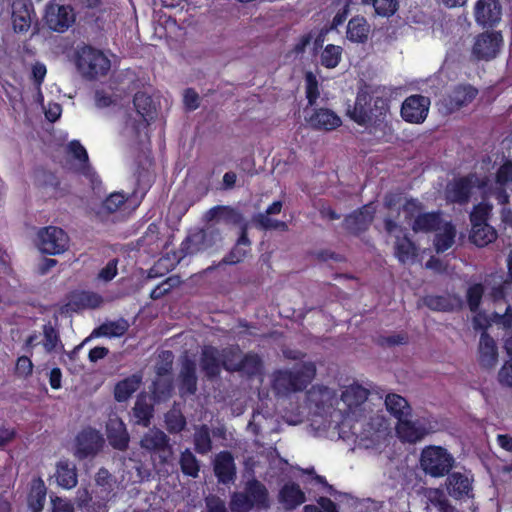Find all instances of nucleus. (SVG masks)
I'll return each instance as SVG.
<instances>
[{
  "mask_svg": "<svg viewBox=\"0 0 512 512\" xmlns=\"http://www.w3.org/2000/svg\"><path fill=\"white\" fill-rule=\"evenodd\" d=\"M194 450L201 455H206L212 450V439L210 429L202 424L196 428L193 435Z\"/></svg>",
  "mask_w": 512,
  "mask_h": 512,
  "instance_id": "obj_50",
  "label": "nucleus"
},
{
  "mask_svg": "<svg viewBox=\"0 0 512 512\" xmlns=\"http://www.w3.org/2000/svg\"><path fill=\"white\" fill-rule=\"evenodd\" d=\"M369 391L360 384H351L347 386L341 394V401L352 411L354 408L362 405L368 398Z\"/></svg>",
  "mask_w": 512,
  "mask_h": 512,
  "instance_id": "obj_37",
  "label": "nucleus"
},
{
  "mask_svg": "<svg viewBox=\"0 0 512 512\" xmlns=\"http://www.w3.org/2000/svg\"><path fill=\"white\" fill-rule=\"evenodd\" d=\"M104 439L96 429H82L76 436L74 455L79 460L95 456L103 447Z\"/></svg>",
  "mask_w": 512,
  "mask_h": 512,
  "instance_id": "obj_14",
  "label": "nucleus"
},
{
  "mask_svg": "<svg viewBox=\"0 0 512 512\" xmlns=\"http://www.w3.org/2000/svg\"><path fill=\"white\" fill-rule=\"evenodd\" d=\"M207 234L204 230H199L188 235L181 243V251L184 255H193L206 248Z\"/></svg>",
  "mask_w": 512,
  "mask_h": 512,
  "instance_id": "obj_48",
  "label": "nucleus"
},
{
  "mask_svg": "<svg viewBox=\"0 0 512 512\" xmlns=\"http://www.w3.org/2000/svg\"><path fill=\"white\" fill-rule=\"evenodd\" d=\"M220 351V358L222 368L230 373H235L238 368L240 359L243 353L238 345H229L222 348Z\"/></svg>",
  "mask_w": 512,
  "mask_h": 512,
  "instance_id": "obj_47",
  "label": "nucleus"
},
{
  "mask_svg": "<svg viewBox=\"0 0 512 512\" xmlns=\"http://www.w3.org/2000/svg\"><path fill=\"white\" fill-rule=\"evenodd\" d=\"M264 364L262 358L256 352L249 351L243 354L236 372L246 375L252 379L262 375Z\"/></svg>",
  "mask_w": 512,
  "mask_h": 512,
  "instance_id": "obj_33",
  "label": "nucleus"
},
{
  "mask_svg": "<svg viewBox=\"0 0 512 512\" xmlns=\"http://www.w3.org/2000/svg\"><path fill=\"white\" fill-rule=\"evenodd\" d=\"M33 184L38 189H53L57 190L60 181L57 175L44 167H36L32 172Z\"/></svg>",
  "mask_w": 512,
  "mask_h": 512,
  "instance_id": "obj_43",
  "label": "nucleus"
},
{
  "mask_svg": "<svg viewBox=\"0 0 512 512\" xmlns=\"http://www.w3.org/2000/svg\"><path fill=\"white\" fill-rule=\"evenodd\" d=\"M70 303L75 310L95 309L103 303V298L96 292L81 291L72 296Z\"/></svg>",
  "mask_w": 512,
  "mask_h": 512,
  "instance_id": "obj_46",
  "label": "nucleus"
},
{
  "mask_svg": "<svg viewBox=\"0 0 512 512\" xmlns=\"http://www.w3.org/2000/svg\"><path fill=\"white\" fill-rule=\"evenodd\" d=\"M372 5L375 13L382 17L394 15L399 8L398 0H375Z\"/></svg>",
  "mask_w": 512,
  "mask_h": 512,
  "instance_id": "obj_62",
  "label": "nucleus"
},
{
  "mask_svg": "<svg viewBox=\"0 0 512 512\" xmlns=\"http://www.w3.org/2000/svg\"><path fill=\"white\" fill-rule=\"evenodd\" d=\"M476 22L483 27L496 26L502 16V6L499 0H478L474 7Z\"/></svg>",
  "mask_w": 512,
  "mask_h": 512,
  "instance_id": "obj_18",
  "label": "nucleus"
},
{
  "mask_svg": "<svg viewBox=\"0 0 512 512\" xmlns=\"http://www.w3.org/2000/svg\"><path fill=\"white\" fill-rule=\"evenodd\" d=\"M375 208L372 203L365 204L354 210L344 218V227L352 235L359 236L366 232L375 216Z\"/></svg>",
  "mask_w": 512,
  "mask_h": 512,
  "instance_id": "obj_15",
  "label": "nucleus"
},
{
  "mask_svg": "<svg viewBox=\"0 0 512 512\" xmlns=\"http://www.w3.org/2000/svg\"><path fill=\"white\" fill-rule=\"evenodd\" d=\"M484 295V286L481 283H475L467 289V304L471 312L476 313L479 310Z\"/></svg>",
  "mask_w": 512,
  "mask_h": 512,
  "instance_id": "obj_55",
  "label": "nucleus"
},
{
  "mask_svg": "<svg viewBox=\"0 0 512 512\" xmlns=\"http://www.w3.org/2000/svg\"><path fill=\"white\" fill-rule=\"evenodd\" d=\"M110 500L109 491L106 494L96 492L93 498L88 489H79L76 496V505L82 512H108V502Z\"/></svg>",
  "mask_w": 512,
  "mask_h": 512,
  "instance_id": "obj_19",
  "label": "nucleus"
},
{
  "mask_svg": "<svg viewBox=\"0 0 512 512\" xmlns=\"http://www.w3.org/2000/svg\"><path fill=\"white\" fill-rule=\"evenodd\" d=\"M440 230L435 234L433 244L437 253H444L455 243L457 231L451 221H445Z\"/></svg>",
  "mask_w": 512,
  "mask_h": 512,
  "instance_id": "obj_38",
  "label": "nucleus"
},
{
  "mask_svg": "<svg viewBox=\"0 0 512 512\" xmlns=\"http://www.w3.org/2000/svg\"><path fill=\"white\" fill-rule=\"evenodd\" d=\"M253 508V503L250 502L244 491L232 493L230 499V509L232 512H249Z\"/></svg>",
  "mask_w": 512,
  "mask_h": 512,
  "instance_id": "obj_59",
  "label": "nucleus"
},
{
  "mask_svg": "<svg viewBox=\"0 0 512 512\" xmlns=\"http://www.w3.org/2000/svg\"><path fill=\"white\" fill-rule=\"evenodd\" d=\"M396 433L402 442L414 444L428 434V429L426 424L420 420L412 421L407 419V417H403L397 421Z\"/></svg>",
  "mask_w": 512,
  "mask_h": 512,
  "instance_id": "obj_21",
  "label": "nucleus"
},
{
  "mask_svg": "<svg viewBox=\"0 0 512 512\" xmlns=\"http://www.w3.org/2000/svg\"><path fill=\"white\" fill-rule=\"evenodd\" d=\"M385 406L387 411L398 421L403 417L411 414V407L408 401L399 394L390 393L385 398Z\"/></svg>",
  "mask_w": 512,
  "mask_h": 512,
  "instance_id": "obj_42",
  "label": "nucleus"
},
{
  "mask_svg": "<svg viewBox=\"0 0 512 512\" xmlns=\"http://www.w3.org/2000/svg\"><path fill=\"white\" fill-rule=\"evenodd\" d=\"M76 66L84 78L94 80L105 76L110 70L111 63L101 50L84 45L76 53Z\"/></svg>",
  "mask_w": 512,
  "mask_h": 512,
  "instance_id": "obj_6",
  "label": "nucleus"
},
{
  "mask_svg": "<svg viewBox=\"0 0 512 512\" xmlns=\"http://www.w3.org/2000/svg\"><path fill=\"white\" fill-rule=\"evenodd\" d=\"M198 378L196 363L186 358L181 365L179 373V394L181 397L194 395L197 392Z\"/></svg>",
  "mask_w": 512,
  "mask_h": 512,
  "instance_id": "obj_24",
  "label": "nucleus"
},
{
  "mask_svg": "<svg viewBox=\"0 0 512 512\" xmlns=\"http://www.w3.org/2000/svg\"><path fill=\"white\" fill-rule=\"evenodd\" d=\"M495 182L501 187L512 184V160H505L498 168L495 175Z\"/></svg>",
  "mask_w": 512,
  "mask_h": 512,
  "instance_id": "obj_64",
  "label": "nucleus"
},
{
  "mask_svg": "<svg viewBox=\"0 0 512 512\" xmlns=\"http://www.w3.org/2000/svg\"><path fill=\"white\" fill-rule=\"evenodd\" d=\"M151 187V179L148 171L139 172L136 188L130 195L123 192H113L102 202V209L107 213L117 211L135 210Z\"/></svg>",
  "mask_w": 512,
  "mask_h": 512,
  "instance_id": "obj_3",
  "label": "nucleus"
},
{
  "mask_svg": "<svg viewBox=\"0 0 512 512\" xmlns=\"http://www.w3.org/2000/svg\"><path fill=\"white\" fill-rule=\"evenodd\" d=\"M244 492L254 507L260 509L269 507V493L261 481L255 478L248 480L245 484Z\"/></svg>",
  "mask_w": 512,
  "mask_h": 512,
  "instance_id": "obj_31",
  "label": "nucleus"
},
{
  "mask_svg": "<svg viewBox=\"0 0 512 512\" xmlns=\"http://www.w3.org/2000/svg\"><path fill=\"white\" fill-rule=\"evenodd\" d=\"M207 218L208 220L221 218L226 224L239 225L240 228L243 224H247L244 222L242 213L231 206H214L207 212Z\"/></svg>",
  "mask_w": 512,
  "mask_h": 512,
  "instance_id": "obj_35",
  "label": "nucleus"
},
{
  "mask_svg": "<svg viewBox=\"0 0 512 512\" xmlns=\"http://www.w3.org/2000/svg\"><path fill=\"white\" fill-rule=\"evenodd\" d=\"M180 284V279L177 276H171L166 278L163 282L152 289L150 298L158 300L168 294L174 287Z\"/></svg>",
  "mask_w": 512,
  "mask_h": 512,
  "instance_id": "obj_60",
  "label": "nucleus"
},
{
  "mask_svg": "<svg viewBox=\"0 0 512 512\" xmlns=\"http://www.w3.org/2000/svg\"><path fill=\"white\" fill-rule=\"evenodd\" d=\"M309 123L315 130L333 131L342 125V120L331 109L317 108L310 116Z\"/></svg>",
  "mask_w": 512,
  "mask_h": 512,
  "instance_id": "obj_27",
  "label": "nucleus"
},
{
  "mask_svg": "<svg viewBox=\"0 0 512 512\" xmlns=\"http://www.w3.org/2000/svg\"><path fill=\"white\" fill-rule=\"evenodd\" d=\"M43 336L42 345L47 353L56 352L58 348L63 349L59 332L51 322L43 325Z\"/></svg>",
  "mask_w": 512,
  "mask_h": 512,
  "instance_id": "obj_52",
  "label": "nucleus"
},
{
  "mask_svg": "<svg viewBox=\"0 0 512 512\" xmlns=\"http://www.w3.org/2000/svg\"><path fill=\"white\" fill-rule=\"evenodd\" d=\"M106 435L109 444L117 450L125 451L129 446L130 437L123 421L111 418L106 425Z\"/></svg>",
  "mask_w": 512,
  "mask_h": 512,
  "instance_id": "obj_25",
  "label": "nucleus"
},
{
  "mask_svg": "<svg viewBox=\"0 0 512 512\" xmlns=\"http://www.w3.org/2000/svg\"><path fill=\"white\" fill-rule=\"evenodd\" d=\"M47 488L41 477L32 479L27 497L32 512H41L46 501Z\"/></svg>",
  "mask_w": 512,
  "mask_h": 512,
  "instance_id": "obj_34",
  "label": "nucleus"
},
{
  "mask_svg": "<svg viewBox=\"0 0 512 512\" xmlns=\"http://www.w3.org/2000/svg\"><path fill=\"white\" fill-rule=\"evenodd\" d=\"M165 425L170 434H178L185 429L187 421L181 410L172 408L165 414Z\"/></svg>",
  "mask_w": 512,
  "mask_h": 512,
  "instance_id": "obj_54",
  "label": "nucleus"
},
{
  "mask_svg": "<svg viewBox=\"0 0 512 512\" xmlns=\"http://www.w3.org/2000/svg\"><path fill=\"white\" fill-rule=\"evenodd\" d=\"M390 106V96H370L367 92H358L354 105L347 109V115L356 124L365 126L375 143H391L395 129L390 119Z\"/></svg>",
  "mask_w": 512,
  "mask_h": 512,
  "instance_id": "obj_1",
  "label": "nucleus"
},
{
  "mask_svg": "<svg viewBox=\"0 0 512 512\" xmlns=\"http://www.w3.org/2000/svg\"><path fill=\"white\" fill-rule=\"evenodd\" d=\"M431 100L422 94H412L404 99L400 107L402 120L409 124L420 125L428 117Z\"/></svg>",
  "mask_w": 512,
  "mask_h": 512,
  "instance_id": "obj_8",
  "label": "nucleus"
},
{
  "mask_svg": "<svg viewBox=\"0 0 512 512\" xmlns=\"http://www.w3.org/2000/svg\"><path fill=\"white\" fill-rule=\"evenodd\" d=\"M424 304L434 311L448 312L453 310L452 301L446 296L428 295L424 298Z\"/></svg>",
  "mask_w": 512,
  "mask_h": 512,
  "instance_id": "obj_57",
  "label": "nucleus"
},
{
  "mask_svg": "<svg viewBox=\"0 0 512 512\" xmlns=\"http://www.w3.org/2000/svg\"><path fill=\"white\" fill-rule=\"evenodd\" d=\"M497 231L493 226L472 227L469 239L478 247H484L497 239Z\"/></svg>",
  "mask_w": 512,
  "mask_h": 512,
  "instance_id": "obj_49",
  "label": "nucleus"
},
{
  "mask_svg": "<svg viewBox=\"0 0 512 512\" xmlns=\"http://www.w3.org/2000/svg\"><path fill=\"white\" fill-rule=\"evenodd\" d=\"M75 19L74 9L70 5L49 2L45 7L43 21L51 31L64 33L73 25Z\"/></svg>",
  "mask_w": 512,
  "mask_h": 512,
  "instance_id": "obj_7",
  "label": "nucleus"
},
{
  "mask_svg": "<svg viewBox=\"0 0 512 512\" xmlns=\"http://www.w3.org/2000/svg\"><path fill=\"white\" fill-rule=\"evenodd\" d=\"M306 82V98L309 105H314L320 96L319 84L316 76L312 72H307L305 75Z\"/></svg>",
  "mask_w": 512,
  "mask_h": 512,
  "instance_id": "obj_61",
  "label": "nucleus"
},
{
  "mask_svg": "<svg viewBox=\"0 0 512 512\" xmlns=\"http://www.w3.org/2000/svg\"><path fill=\"white\" fill-rule=\"evenodd\" d=\"M342 52L341 46L334 44L326 45L320 56L321 65L327 69L337 67L342 59Z\"/></svg>",
  "mask_w": 512,
  "mask_h": 512,
  "instance_id": "obj_53",
  "label": "nucleus"
},
{
  "mask_svg": "<svg viewBox=\"0 0 512 512\" xmlns=\"http://www.w3.org/2000/svg\"><path fill=\"white\" fill-rule=\"evenodd\" d=\"M31 11L26 4L14 2L12 26L16 33H25L30 29L32 23Z\"/></svg>",
  "mask_w": 512,
  "mask_h": 512,
  "instance_id": "obj_39",
  "label": "nucleus"
},
{
  "mask_svg": "<svg viewBox=\"0 0 512 512\" xmlns=\"http://www.w3.org/2000/svg\"><path fill=\"white\" fill-rule=\"evenodd\" d=\"M140 445L144 450L157 455L161 465L168 464L173 456L170 438L160 429H153L145 433Z\"/></svg>",
  "mask_w": 512,
  "mask_h": 512,
  "instance_id": "obj_9",
  "label": "nucleus"
},
{
  "mask_svg": "<svg viewBox=\"0 0 512 512\" xmlns=\"http://www.w3.org/2000/svg\"><path fill=\"white\" fill-rule=\"evenodd\" d=\"M256 225L263 230H280L287 231L288 224L284 221L274 220L263 213H259L254 217Z\"/></svg>",
  "mask_w": 512,
  "mask_h": 512,
  "instance_id": "obj_58",
  "label": "nucleus"
},
{
  "mask_svg": "<svg viewBox=\"0 0 512 512\" xmlns=\"http://www.w3.org/2000/svg\"><path fill=\"white\" fill-rule=\"evenodd\" d=\"M54 477L58 486L70 490L78 484L76 465L68 459H62L56 463Z\"/></svg>",
  "mask_w": 512,
  "mask_h": 512,
  "instance_id": "obj_28",
  "label": "nucleus"
},
{
  "mask_svg": "<svg viewBox=\"0 0 512 512\" xmlns=\"http://www.w3.org/2000/svg\"><path fill=\"white\" fill-rule=\"evenodd\" d=\"M394 250L395 257L402 264H405L410 260H414L417 256V247L407 235L397 237Z\"/></svg>",
  "mask_w": 512,
  "mask_h": 512,
  "instance_id": "obj_44",
  "label": "nucleus"
},
{
  "mask_svg": "<svg viewBox=\"0 0 512 512\" xmlns=\"http://www.w3.org/2000/svg\"><path fill=\"white\" fill-rule=\"evenodd\" d=\"M68 152L73 156V158L80 162L81 167L79 169L80 173L86 178L90 179L92 185L94 186L96 183L100 182V179L96 172L93 170L89 163V156L86 148L80 143L79 140H72L69 142L67 146Z\"/></svg>",
  "mask_w": 512,
  "mask_h": 512,
  "instance_id": "obj_26",
  "label": "nucleus"
},
{
  "mask_svg": "<svg viewBox=\"0 0 512 512\" xmlns=\"http://www.w3.org/2000/svg\"><path fill=\"white\" fill-rule=\"evenodd\" d=\"M212 464L218 483L223 485L234 483L237 477V468L234 456L230 451L224 450L217 453Z\"/></svg>",
  "mask_w": 512,
  "mask_h": 512,
  "instance_id": "obj_16",
  "label": "nucleus"
},
{
  "mask_svg": "<svg viewBox=\"0 0 512 512\" xmlns=\"http://www.w3.org/2000/svg\"><path fill=\"white\" fill-rule=\"evenodd\" d=\"M454 465L453 455L442 446L428 445L421 450L419 467L426 476L431 478L444 477L452 470Z\"/></svg>",
  "mask_w": 512,
  "mask_h": 512,
  "instance_id": "obj_5",
  "label": "nucleus"
},
{
  "mask_svg": "<svg viewBox=\"0 0 512 512\" xmlns=\"http://www.w3.org/2000/svg\"><path fill=\"white\" fill-rule=\"evenodd\" d=\"M498 360V350L494 339L486 332H482L479 341V363L484 368H492Z\"/></svg>",
  "mask_w": 512,
  "mask_h": 512,
  "instance_id": "obj_30",
  "label": "nucleus"
},
{
  "mask_svg": "<svg viewBox=\"0 0 512 512\" xmlns=\"http://www.w3.org/2000/svg\"><path fill=\"white\" fill-rule=\"evenodd\" d=\"M154 415V405L148 400L147 396L139 395L131 410V420L134 424L149 427Z\"/></svg>",
  "mask_w": 512,
  "mask_h": 512,
  "instance_id": "obj_29",
  "label": "nucleus"
},
{
  "mask_svg": "<svg viewBox=\"0 0 512 512\" xmlns=\"http://www.w3.org/2000/svg\"><path fill=\"white\" fill-rule=\"evenodd\" d=\"M133 105L140 117L148 120H155L157 109L150 95L145 92L138 91L133 97Z\"/></svg>",
  "mask_w": 512,
  "mask_h": 512,
  "instance_id": "obj_41",
  "label": "nucleus"
},
{
  "mask_svg": "<svg viewBox=\"0 0 512 512\" xmlns=\"http://www.w3.org/2000/svg\"><path fill=\"white\" fill-rule=\"evenodd\" d=\"M316 375L313 363H304L300 367L279 369L272 375V389L276 395L287 396L291 393L304 391Z\"/></svg>",
  "mask_w": 512,
  "mask_h": 512,
  "instance_id": "obj_2",
  "label": "nucleus"
},
{
  "mask_svg": "<svg viewBox=\"0 0 512 512\" xmlns=\"http://www.w3.org/2000/svg\"><path fill=\"white\" fill-rule=\"evenodd\" d=\"M173 392V382L171 379H156L152 383V393L158 401H163L171 397Z\"/></svg>",
  "mask_w": 512,
  "mask_h": 512,
  "instance_id": "obj_56",
  "label": "nucleus"
},
{
  "mask_svg": "<svg viewBox=\"0 0 512 512\" xmlns=\"http://www.w3.org/2000/svg\"><path fill=\"white\" fill-rule=\"evenodd\" d=\"M493 206L488 202H480L476 204L470 215V222L472 227H480V226H491L488 223L490 215L492 213Z\"/></svg>",
  "mask_w": 512,
  "mask_h": 512,
  "instance_id": "obj_51",
  "label": "nucleus"
},
{
  "mask_svg": "<svg viewBox=\"0 0 512 512\" xmlns=\"http://www.w3.org/2000/svg\"><path fill=\"white\" fill-rule=\"evenodd\" d=\"M370 33V25L363 16L352 17L347 25L346 37L352 43L364 44Z\"/></svg>",
  "mask_w": 512,
  "mask_h": 512,
  "instance_id": "obj_32",
  "label": "nucleus"
},
{
  "mask_svg": "<svg viewBox=\"0 0 512 512\" xmlns=\"http://www.w3.org/2000/svg\"><path fill=\"white\" fill-rule=\"evenodd\" d=\"M179 466L184 476L194 479L199 476L201 462L189 448H186L180 453Z\"/></svg>",
  "mask_w": 512,
  "mask_h": 512,
  "instance_id": "obj_45",
  "label": "nucleus"
},
{
  "mask_svg": "<svg viewBox=\"0 0 512 512\" xmlns=\"http://www.w3.org/2000/svg\"><path fill=\"white\" fill-rule=\"evenodd\" d=\"M474 187V175L456 177L446 185L445 200L448 204L465 206L470 202Z\"/></svg>",
  "mask_w": 512,
  "mask_h": 512,
  "instance_id": "obj_10",
  "label": "nucleus"
},
{
  "mask_svg": "<svg viewBox=\"0 0 512 512\" xmlns=\"http://www.w3.org/2000/svg\"><path fill=\"white\" fill-rule=\"evenodd\" d=\"M445 482L450 497L458 501L473 498V479L461 472L448 473Z\"/></svg>",
  "mask_w": 512,
  "mask_h": 512,
  "instance_id": "obj_17",
  "label": "nucleus"
},
{
  "mask_svg": "<svg viewBox=\"0 0 512 512\" xmlns=\"http://www.w3.org/2000/svg\"><path fill=\"white\" fill-rule=\"evenodd\" d=\"M199 365L208 380H214L221 374L222 364L218 348L208 345L201 350Z\"/></svg>",
  "mask_w": 512,
  "mask_h": 512,
  "instance_id": "obj_23",
  "label": "nucleus"
},
{
  "mask_svg": "<svg viewBox=\"0 0 512 512\" xmlns=\"http://www.w3.org/2000/svg\"><path fill=\"white\" fill-rule=\"evenodd\" d=\"M277 500L285 511L290 512L306 502V495L299 484L288 481L280 487Z\"/></svg>",
  "mask_w": 512,
  "mask_h": 512,
  "instance_id": "obj_20",
  "label": "nucleus"
},
{
  "mask_svg": "<svg viewBox=\"0 0 512 512\" xmlns=\"http://www.w3.org/2000/svg\"><path fill=\"white\" fill-rule=\"evenodd\" d=\"M142 381V376L133 374L119 381L114 388V398L117 402L127 401L137 391Z\"/></svg>",
  "mask_w": 512,
  "mask_h": 512,
  "instance_id": "obj_40",
  "label": "nucleus"
},
{
  "mask_svg": "<svg viewBox=\"0 0 512 512\" xmlns=\"http://www.w3.org/2000/svg\"><path fill=\"white\" fill-rule=\"evenodd\" d=\"M38 237L39 249L45 254L58 255L68 249L69 237L62 228L45 227L39 231Z\"/></svg>",
  "mask_w": 512,
  "mask_h": 512,
  "instance_id": "obj_11",
  "label": "nucleus"
},
{
  "mask_svg": "<svg viewBox=\"0 0 512 512\" xmlns=\"http://www.w3.org/2000/svg\"><path fill=\"white\" fill-rule=\"evenodd\" d=\"M502 44L503 36L500 31H486L476 37L472 53L477 60L489 61L497 56Z\"/></svg>",
  "mask_w": 512,
  "mask_h": 512,
  "instance_id": "obj_13",
  "label": "nucleus"
},
{
  "mask_svg": "<svg viewBox=\"0 0 512 512\" xmlns=\"http://www.w3.org/2000/svg\"><path fill=\"white\" fill-rule=\"evenodd\" d=\"M424 205L418 199H406L402 206L405 219L411 221V229L414 233H434L441 229L444 220L440 210L424 212Z\"/></svg>",
  "mask_w": 512,
  "mask_h": 512,
  "instance_id": "obj_4",
  "label": "nucleus"
},
{
  "mask_svg": "<svg viewBox=\"0 0 512 512\" xmlns=\"http://www.w3.org/2000/svg\"><path fill=\"white\" fill-rule=\"evenodd\" d=\"M251 250V241L248 237V224H243L239 237L231 250L223 257L216 267L221 265H236L242 262Z\"/></svg>",
  "mask_w": 512,
  "mask_h": 512,
  "instance_id": "obj_22",
  "label": "nucleus"
},
{
  "mask_svg": "<svg viewBox=\"0 0 512 512\" xmlns=\"http://www.w3.org/2000/svg\"><path fill=\"white\" fill-rule=\"evenodd\" d=\"M317 504L318 505H305L303 512H339L336 503L328 497H319Z\"/></svg>",
  "mask_w": 512,
  "mask_h": 512,
  "instance_id": "obj_63",
  "label": "nucleus"
},
{
  "mask_svg": "<svg viewBox=\"0 0 512 512\" xmlns=\"http://www.w3.org/2000/svg\"><path fill=\"white\" fill-rule=\"evenodd\" d=\"M478 95V90L471 84H457L441 99L445 112L452 114L469 105Z\"/></svg>",
  "mask_w": 512,
  "mask_h": 512,
  "instance_id": "obj_12",
  "label": "nucleus"
},
{
  "mask_svg": "<svg viewBox=\"0 0 512 512\" xmlns=\"http://www.w3.org/2000/svg\"><path fill=\"white\" fill-rule=\"evenodd\" d=\"M129 329V323L126 319L120 318L117 321H106L96 327L91 336L92 337H122Z\"/></svg>",
  "mask_w": 512,
  "mask_h": 512,
  "instance_id": "obj_36",
  "label": "nucleus"
}]
</instances>
